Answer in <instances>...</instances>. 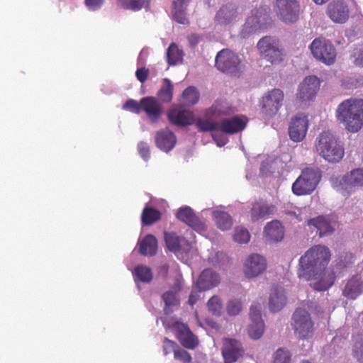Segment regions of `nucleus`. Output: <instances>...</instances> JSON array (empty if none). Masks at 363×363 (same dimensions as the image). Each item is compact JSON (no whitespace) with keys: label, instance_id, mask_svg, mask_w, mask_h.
<instances>
[{"label":"nucleus","instance_id":"8fccbe9b","mask_svg":"<svg viewBox=\"0 0 363 363\" xmlns=\"http://www.w3.org/2000/svg\"><path fill=\"white\" fill-rule=\"evenodd\" d=\"M174 357L175 359H178L182 363H191L192 361L190 353L181 348L179 346L174 350Z\"/></svg>","mask_w":363,"mask_h":363},{"label":"nucleus","instance_id":"f3484780","mask_svg":"<svg viewBox=\"0 0 363 363\" xmlns=\"http://www.w3.org/2000/svg\"><path fill=\"white\" fill-rule=\"evenodd\" d=\"M141 111H144L152 123H156L161 118L163 108L160 102L154 96L141 99Z\"/></svg>","mask_w":363,"mask_h":363},{"label":"nucleus","instance_id":"ea45409f","mask_svg":"<svg viewBox=\"0 0 363 363\" xmlns=\"http://www.w3.org/2000/svg\"><path fill=\"white\" fill-rule=\"evenodd\" d=\"M133 274L138 280L149 283L152 279V273L150 267L145 265H138L135 267Z\"/></svg>","mask_w":363,"mask_h":363},{"label":"nucleus","instance_id":"412c9836","mask_svg":"<svg viewBox=\"0 0 363 363\" xmlns=\"http://www.w3.org/2000/svg\"><path fill=\"white\" fill-rule=\"evenodd\" d=\"M363 292V274H357L349 279L342 289V295L354 300Z\"/></svg>","mask_w":363,"mask_h":363},{"label":"nucleus","instance_id":"6e6d98bb","mask_svg":"<svg viewBox=\"0 0 363 363\" xmlns=\"http://www.w3.org/2000/svg\"><path fill=\"white\" fill-rule=\"evenodd\" d=\"M106 0H84V4L89 11H95L101 9Z\"/></svg>","mask_w":363,"mask_h":363},{"label":"nucleus","instance_id":"3c124183","mask_svg":"<svg viewBox=\"0 0 363 363\" xmlns=\"http://www.w3.org/2000/svg\"><path fill=\"white\" fill-rule=\"evenodd\" d=\"M141 99L139 102L134 99H128L123 105V108L136 114H139L141 112Z\"/></svg>","mask_w":363,"mask_h":363},{"label":"nucleus","instance_id":"58836bf2","mask_svg":"<svg viewBox=\"0 0 363 363\" xmlns=\"http://www.w3.org/2000/svg\"><path fill=\"white\" fill-rule=\"evenodd\" d=\"M164 240L167 248L174 252L181 250V238L174 232H164Z\"/></svg>","mask_w":363,"mask_h":363},{"label":"nucleus","instance_id":"49530a36","mask_svg":"<svg viewBox=\"0 0 363 363\" xmlns=\"http://www.w3.org/2000/svg\"><path fill=\"white\" fill-rule=\"evenodd\" d=\"M351 57L353 59V63L356 67L363 68V44L354 48Z\"/></svg>","mask_w":363,"mask_h":363},{"label":"nucleus","instance_id":"9b49d317","mask_svg":"<svg viewBox=\"0 0 363 363\" xmlns=\"http://www.w3.org/2000/svg\"><path fill=\"white\" fill-rule=\"evenodd\" d=\"M228 113L229 112L227 110L223 108L221 103L216 102L206 111L205 116L208 119H198L196 121V125L201 131L203 132L220 130L219 123L212 121L211 119L228 115Z\"/></svg>","mask_w":363,"mask_h":363},{"label":"nucleus","instance_id":"4c0bfd02","mask_svg":"<svg viewBox=\"0 0 363 363\" xmlns=\"http://www.w3.org/2000/svg\"><path fill=\"white\" fill-rule=\"evenodd\" d=\"M199 99V93L194 86L187 87L182 93V102L184 106L196 104Z\"/></svg>","mask_w":363,"mask_h":363},{"label":"nucleus","instance_id":"a878e982","mask_svg":"<svg viewBox=\"0 0 363 363\" xmlns=\"http://www.w3.org/2000/svg\"><path fill=\"white\" fill-rule=\"evenodd\" d=\"M246 125V121L236 116L223 119L219 123V130L227 134H235L244 130Z\"/></svg>","mask_w":363,"mask_h":363},{"label":"nucleus","instance_id":"338daca9","mask_svg":"<svg viewBox=\"0 0 363 363\" xmlns=\"http://www.w3.org/2000/svg\"><path fill=\"white\" fill-rule=\"evenodd\" d=\"M301 363H311V362L308 360H303Z\"/></svg>","mask_w":363,"mask_h":363},{"label":"nucleus","instance_id":"6e6552de","mask_svg":"<svg viewBox=\"0 0 363 363\" xmlns=\"http://www.w3.org/2000/svg\"><path fill=\"white\" fill-rule=\"evenodd\" d=\"M291 327L299 339H308L313 335L314 323L309 313L304 309L295 311L291 318Z\"/></svg>","mask_w":363,"mask_h":363},{"label":"nucleus","instance_id":"ddd939ff","mask_svg":"<svg viewBox=\"0 0 363 363\" xmlns=\"http://www.w3.org/2000/svg\"><path fill=\"white\" fill-rule=\"evenodd\" d=\"M172 328L174 332L175 337L184 348L194 350L199 345L198 337L191 331L186 324L175 321L173 323Z\"/></svg>","mask_w":363,"mask_h":363},{"label":"nucleus","instance_id":"774afa93","mask_svg":"<svg viewBox=\"0 0 363 363\" xmlns=\"http://www.w3.org/2000/svg\"><path fill=\"white\" fill-rule=\"evenodd\" d=\"M259 21H260L259 20H257L255 23H259Z\"/></svg>","mask_w":363,"mask_h":363},{"label":"nucleus","instance_id":"c85d7f7f","mask_svg":"<svg viewBox=\"0 0 363 363\" xmlns=\"http://www.w3.org/2000/svg\"><path fill=\"white\" fill-rule=\"evenodd\" d=\"M264 234L268 240L279 242L284 238V228L279 220H274L266 225Z\"/></svg>","mask_w":363,"mask_h":363},{"label":"nucleus","instance_id":"dca6fc26","mask_svg":"<svg viewBox=\"0 0 363 363\" xmlns=\"http://www.w3.org/2000/svg\"><path fill=\"white\" fill-rule=\"evenodd\" d=\"M308 128V120L306 116L298 114L291 118L289 126V135L294 142L302 141Z\"/></svg>","mask_w":363,"mask_h":363},{"label":"nucleus","instance_id":"69168bd1","mask_svg":"<svg viewBox=\"0 0 363 363\" xmlns=\"http://www.w3.org/2000/svg\"><path fill=\"white\" fill-rule=\"evenodd\" d=\"M315 4L322 5L326 3L328 0H313Z\"/></svg>","mask_w":363,"mask_h":363},{"label":"nucleus","instance_id":"5701e85b","mask_svg":"<svg viewBox=\"0 0 363 363\" xmlns=\"http://www.w3.org/2000/svg\"><path fill=\"white\" fill-rule=\"evenodd\" d=\"M277 208L273 204L264 202H255L250 210V218L252 222L264 220L269 218L276 211Z\"/></svg>","mask_w":363,"mask_h":363},{"label":"nucleus","instance_id":"f257e3e1","mask_svg":"<svg viewBox=\"0 0 363 363\" xmlns=\"http://www.w3.org/2000/svg\"><path fill=\"white\" fill-rule=\"evenodd\" d=\"M330 251L325 245H317L309 248L299 259L298 278L310 281L315 291H324L330 288L335 274L327 266L330 260Z\"/></svg>","mask_w":363,"mask_h":363},{"label":"nucleus","instance_id":"473e14b6","mask_svg":"<svg viewBox=\"0 0 363 363\" xmlns=\"http://www.w3.org/2000/svg\"><path fill=\"white\" fill-rule=\"evenodd\" d=\"M216 225L221 230H227L233 225V219L230 214L225 211H216L213 213Z\"/></svg>","mask_w":363,"mask_h":363},{"label":"nucleus","instance_id":"1a4fd4ad","mask_svg":"<svg viewBox=\"0 0 363 363\" xmlns=\"http://www.w3.org/2000/svg\"><path fill=\"white\" fill-rule=\"evenodd\" d=\"M274 9L285 23H296L299 18L301 7L297 0H275Z\"/></svg>","mask_w":363,"mask_h":363},{"label":"nucleus","instance_id":"c9c22d12","mask_svg":"<svg viewBox=\"0 0 363 363\" xmlns=\"http://www.w3.org/2000/svg\"><path fill=\"white\" fill-rule=\"evenodd\" d=\"M117 5L123 9L140 11L147 9L150 6L149 0H116Z\"/></svg>","mask_w":363,"mask_h":363},{"label":"nucleus","instance_id":"b1692460","mask_svg":"<svg viewBox=\"0 0 363 363\" xmlns=\"http://www.w3.org/2000/svg\"><path fill=\"white\" fill-rule=\"evenodd\" d=\"M177 143L176 135L167 128L157 132L155 143L161 150L168 152L174 148Z\"/></svg>","mask_w":363,"mask_h":363},{"label":"nucleus","instance_id":"c756f323","mask_svg":"<svg viewBox=\"0 0 363 363\" xmlns=\"http://www.w3.org/2000/svg\"><path fill=\"white\" fill-rule=\"evenodd\" d=\"M157 250V240L156 238L148 234L145 235L139 244V252L144 256H153Z\"/></svg>","mask_w":363,"mask_h":363},{"label":"nucleus","instance_id":"680f3d73","mask_svg":"<svg viewBox=\"0 0 363 363\" xmlns=\"http://www.w3.org/2000/svg\"><path fill=\"white\" fill-rule=\"evenodd\" d=\"M188 40L191 47H195L199 42V35L196 33H192L188 36Z\"/></svg>","mask_w":363,"mask_h":363},{"label":"nucleus","instance_id":"de8ad7c7","mask_svg":"<svg viewBox=\"0 0 363 363\" xmlns=\"http://www.w3.org/2000/svg\"><path fill=\"white\" fill-rule=\"evenodd\" d=\"M291 354L289 352L283 348H279L274 354V363H290Z\"/></svg>","mask_w":363,"mask_h":363},{"label":"nucleus","instance_id":"bb28decb","mask_svg":"<svg viewBox=\"0 0 363 363\" xmlns=\"http://www.w3.org/2000/svg\"><path fill=\"white\" fill-rule=\"evenodd\" d=\"M286 296L282 287L274 286L271 289L269 298V307L272 312L281 310L286 303Z\"/></svg>","mask_w":363,"mask_h":363},{"label":"nucleus","instance_id":"e433bc0d","mask_svg":"<svg viewBox=\"0 0 363 363\" xmlns=\"http://www.w3.org/2000/svg\"><path fill=\"white\" fill-rule=\"evenodd\" d=\"M184 52L179 49L177 44L171 43L167 50V60L169 65H174L182 61Z\"/></svg>","mask_w":363,"mask_h":363},{"label":"nucleus","instance_id":"2eb2a0df","mask_svg":"<svg viewBox=\"0 0 363 363\" xmlns=\"http://www.w3.org/2000/svg\"><path fill=\"white\" fill-rule=\"evenodd\" d=\"M244 349L241 342L233 338L223 339L222 355L225 363H234L243 356Z\"/></svg>","mask_w":363,"mask_h":363},{"label":"nucleus","instance_id":"603ef678","mask_svg":"<svg viewBox=\"0 0 363 363\" xmlns=\"http://www.w3.org/2000/svg\"><path fill=\"white\" fill-rule=\"evenodd\" d=\"M242 311V303L237 299L230 300L227 305V312L230 315H236Z\"/></svg>","mask_w":363,"mask_h":363},{"label":"nucleus","instance_id":"423d86ee","mask_svg":"<svg viewBox=\"0 0 363 363\" xmlns=\"http://www.w3.org/2000/svg\"><path fill=\"white\" fill-rule=\"evenodd\" d=\"M309 48L314 58L325 65H331L335 62L336 48L329 40L323 37L316 38L312 41Z\"/></svg>","mask_w":363,"mask_h":363},{"label":"nucleus","instance_id":"a19ab883","mask_svg":"<svg viewBox=\"0 0 363 363\" xmlns=\"http://www.w3.org/2000/svg\"><path fill=\"white\" fill-rule=\"evenodd\" d=\"M162 300L165 304V308L164 310L166 314H168L171 312L169 311V307L177 306L179 303V301L177 296V292H174L172 291H168L163 294Z\"/></svg>","mask_w":363,"mask_h":363},{"label":"nucleus","instance_id":"f704fd0d","mask_svg":"<svg viewBox=\"0 0 363 363\" xmlns=\"http://www.w3.org/2000/svg\"><path fill=\"white\" fill-rule=\"evenodd\" d=\"M344 182L351 186H363V168H357L346 175L343 178Z\"/></svg>","mask_w":363,"mask_h":363},{"label":"nucleus","instance_id":"c03bdc74","mask_svg":"<svg viewBox=\"0 0 363 363\" xmlns=\"http://www.w3.org/2000/svg\"><path fill=\"white\" fill-rule=\"evenodd\" d=\"M233 239L235 242L242 244L247 243L250 239V235L246 228L237 227L235 229Z\"/></svg>","mask_w":363,"mask_h":363},{"label":"nucleus","instance_id":"f03ea898","mask_svg":"<svg viewBox=\"0 0 363 363\" xmlns=\"http://www.w3.org/2000/svg\"><path fill=\"white\" fill-rule=\"evenodd\" d=\"M336 117L348 131L357 133L363 125V99L343 101L336 110Z\"/></svg>","mask_w":363,"mask_h":363},{"label":"nucleus","instance_id":"20e7f679","mask_svg":"<svg viewBox=\"0 0 363 363\" xmlns=\"http://www.w3.org/2000/svg\"><path fill=\"white\" fill-rule=\"evenodd\" d=\"M215 65L216 68L225 74L239 77L244 71L243 65L238 55L228 49L218 52Z\"/></svg>","mask_w":363,"mask_h":363},{"label":"nucleus","instance_id":"052dcab7","mask_svg":"<svg viewBox=\"0 0 363 363\" xmlns=\"http://www.w3.org/2000/svg\"><path fill=\"white\" fill-rule=\"evenodd\" d=\"M214 141L216 143L217 145L219 147L224 146L228 143V138L221 134L213 133L212 135Z\"/></svg>","mask_w":363,"mask_h":363},{"label":"nucleus","instance_id":"0e129e2a","mask_svg":"<svg viewBox=\"0 0 363 363\" xmlns=\"http://www.w3.org/2000/svg\"><path fill=\"white\" fill-rule=\"evenodd\" d=\"M356 33L354 30H350L346 32V35L349 39H352L356 36Z\"/></svg>","mask_w":363,"mask_h":363},{"label":"nucleus","instance_id":"7ed1b4c3","mask_svg":"<svg viewBox=\"0 0 363 363\" xmlns=\"http://www.w3.org/2000/svg\"><path fill=\"white\" fill-rule=\"evenodd\" d=\"M315 147L319 155L329 162H337L345 155L344 148L329 131H323L319 135Z\"/></svg>","mask_w":363,"mask_h":363},{"label":"nucleus","instance_id":"13d9d810","mask_svg":"<svg viewBox=\"0 0 363 363\" xmlns=\"http://www.w3.org/2000/svg\"><path fill=\"white\" fill-rule=\"evenodd\" d=\"M250 318L252 323L262 321V315L259 307L257 306H252L250 309Z\"/></svg>","mask_w":363,"mask_h":363},{"label":"nucleus","instance_id":"aec40b11","mask_svg":"<svg viewBox=\"0 0 363 363\" xmlns=\"http://www.w3.org/2000/svg\"><path fill=\"white\" fill-rule=\"evenodd\" d=\"M176 217L196 231H203L206 228L205 223L189 206L180 208L176 213Z\"/></svg>","mask_w":363,"mask_h":363},{"label":"nucleus","instance_id":"a18cd8bd","mask_svg":"<svg viewBox=\"0 0 363 363\" xmlns=\"http://www.w3.org/2000/svg\"><path fill=\"white\" fill-rule=\"evenodd\" d=\"M208 311L213 315H218L222 308V302L218 296H213L207 302Z\"/></svg>","mask_w":363,"mask_h":363},{"label":"nucleus","instance_id":"864d4df0","mask_svg":"<svg viewBox=\"0 0 363 363\" xmlns=\"http://www.w3.org/2000/svg\"><path fill=\"white\" fill-rule=\"evenodd\" d=\"M138 150L140 157L145 160L147 161L150 158V147L147 143L141 141L138 145Z\"/></svg>","mask_w":363,"mask_h":363},{"label":"nucleus","instance_id":"72a5a7b5","mask_svg":"<svg viewBox=\"0 0 363 363\" xmlns=\"http://www.w3.org/2000/svg\"><path fill=\"white\" fill-rule=\"evenodd\" d=\"M173 85L168 78L162 79V84L159 89L157 96L160 101L163 103H169L173 98Z\"/></svg>","mask_w":363,"mask_h":363},{"label":"nucleus","instance_id":"39448f33","mask_svg":"<svg viewBox=\"0 0 363 363\" xmlns=\"http://www.w3.org/2000/svg\"><path fill=\"white\" fill-rule=\"evenodd\" d=\"M321 174L318 168H306L292 185L293 193L297 196L311 194L320 182Z\"/></svg>","mask_w":363,"mask_h":363},{"label":"nucleus","instance_id":"2f4dec72","mask_svg":"<svg viewBox=\"0 0 363 363\" xmlns=\"http://www.w3.org/2000/svg\"><path fill=\"white\" fill-rule=\"evenodd\" d=\"M238 15V8L235 4L228 3L219 9L216 14L218 21H230L235 18Z\"/></svg>","mask_w":363,"mask_h":363},{"label":"nucleus","instance_id":"6ab92c4d","mask_svg":"<svg viewBox=\"0 0 363 363\" xmlns=\"http://www.w3.org/2000/svg\"><path fill=\"white\" fill-rule=\"evenodd\" d=\"M327 13L334 23H345L350 16L347 5L342 0H333L328 6Z\"/></svg>","mask_w":363,"mask_h":363},{"label":"nucleus","instance_id":"0eeeda50","mask_svg":"<svg viewBox=\"0 0 363 363\" xmlns=\"http://www.w3.org/2000/svg\"><path fill=\"white\" fill-rule=\"evenodd\" d=\"M257 46L261 56L270 63L276 65L283 61V50L278 39L264 36L258 41Z\"/></svg>","mask_w":363,"mask_h":363},{"label":"nucleus","instance_id":"79ce46f5","mask_svg":"<svg viewBox=\"0 0 363 363\" xmlns=\"http://www.w3.org/2000/svg\"><path fill=\"white\" fill-rule=\"evenodd\" d=\"M264 330L263 320L252 323L248 327V334L252 339L257 340L261 337Z\"/></svg>","mask_w":363,"mask_h":363},{"label":"nucleus","instance_id":"bf43d9fd","mask_svg":"<svg viewBox=\"0 0 363 363\" xmlns=\"http://www.w3.org/2000/svg\"><path fill=\"white\" fill-rule=\"evenodd\" d=\"M149 72V69L146 67H141L138 69L135 72L137 79L140 82L144 83L148 78Z\"/></svg>","mask_w":363,"mask_h":363},{"label":"nucleus","instance_id":"e2e57ef3","mask_svg":"<svg viewBox=\"0 0 363 363\" xmlns=\"http://www.w3.org/2000/svg\"><path fill=\"white\" fill-rule=\"evenodd\" d=\"M199 299V295L197 292L191 291L189 298V303L191 306L194 305Z\"/></svg>","mask_w":363,"mask_h":363},{"label":"nucleus","instance_id":"f8f14e48","mask_svg":"<svg viewBox=\"0 0 363 363\" xmlns=\"http://www.w3.org/2000/svg\"><path fill=\"white\" fill-rule=\"evenodd\" d=\"M320 82L317 77L312 75L305 77L299 86L296 100L301 104L313 100L320 89Z\"/></svg>","mask_w":363,"mask_h":363},{"label":"nucleus","instance_id":"a211bd4d","mask_svg":"<svg viewBox=\"0 0 363 363\" xmlns=\"http://www.w3.org/2000/svg\"><path fill=\"white\" fill-rule=\"evenodd\" d=\"M310 228L313 227L319 237L328 236L333 233L336 222L328 216H318L309 219L307 223Z\"/></svg>","mask_w":363,"mask_h":363},{"label":"nucleus","instance_id":"393cba45","mask_svg":"<svg viewBox=\"0 0 363 363\" xmlns=\"http://www.w3.org/2000/svg\"><path fill=\"white\" fill-rule=\"evenodd\" d=\"M167 118L171 123L179 127L191 125L194 121L192 112L186 110H169Z\"/></svg>","mask_w":363,"mask_h":363},{"label":"nucleus","instance_id":"7c9ffc66","mask_svg":"<svg viewBox=\"0 0 363 363\" xmlns=\"http://www.w3.org/2000/svg\"><path fill=\"white\" fill-rule=\"evenodd\" d=\"M160 211L153 207L146 206L143 208L141 215L143 225H151L161 219Z\"/></svg>","mask_w":363,"mask_h":363},{"label":"nucleus","instance_id":"4be33fe9","mask_svg":"<svg viewBox=\"0 0 363 363\" xmlns=\"http://www.w3.org/2000/svg\"><path fill=\"white\" fill-rule=\"evenodd\" d=\"M220 282V275L212 269H206L200 274L196 285L200 291L209 290Z\"/></svg>","mask_w":363,"mask_h":363},{"label":"nucleus","instance_id":"cd10ccee","mask_svg":"<svg viewBox=\"0 0 363 363\" xmlns=\"http://www.w3.org/2000/svg\"><path fill=\"white\" fill-rule=\"evenodd\" d=\"M191 0H174L171 6V17L176 23H184L187 21V8Z\"/></svg>","mask_w":363,"mask_h":363},{"label":"nucleus","instance_id":"4468645a","mask_svg":"<svg viewBox=\"0 0 363 363\" xmlns=\"http://www.w3.org/2000/svg\"><path fill=\"white\" fill-rule=\"evenodd\" d=\"M267 267L266 259L259 254L250 255L244 264L243 272L247 279L255 278L262 274Z\"/></svg>","mask_w":363,"mask_h":363},{"label":"nucleus","instance_id":"9d476101","mask_svg":"<svg viewBox=\"0 0 363 363\" xmlns=\"http://www.w3.org/2000/svg\"><path fill=\"white\" fill-rule=\"evenodd\" d=\"M284 94L279 89H273L266 94L262 99L261 111L267 117L276 116L283 106Z\"/></svg>","mask_w":363,"mask_h":363},{"label":"nucleus","instance_id":"4d7b16f0","mask_svg":"<svg viewBox=\"0 0 363 363\" xmlns=\"http://www.w3.org/2000/svg\"><path fill=\"white\" fill-rule=\"evenodd\" d=\"M342 84L347 89H354L360 86L362 84V81L361 79L350 77L347 79H344Z\"/></svg>","mask_w":363,"mask_h":363},{"label":"nucleus","instance_id":"37998d69","mask_svg":"<svg viewBox=\"0 0 363 363\" xmlns=\"http://www.w3.org/2000/svg\"><path fill=\"white\" fill-rule=\"evenodd\" d=\"M262 24H244L240 35L242 38H246L252 34L260 33L262 30Z\"/></svg>","mask_w":363,"mask_h":363},{"label":"nucleus","instance_id":"09e8293b","mask_svg":"<svg viewBox=\"0 0 363 363\" xmlns=\"http://www.w3.org/2000/svg\"><path fill=\"white\" fill-rule=\"evenodd\" d=\"M353 356L359 362H363V339L359 337L354 342L352 349Z\"/></svg>","mask_w":363,"mask_h":363},{"label":"nucleus","instance_id":"5fc2aeb1","mask_svg":"<svg viewBox=\"0 0 363 363\" xmlns=\"http://www.w3.org/2000/svg\"><path fill=\"white\" fill-rule=\"evenodd\" d=\"M177 347H179V345L174 341L167 337L164 338L162 349L164 355H168L172 352L174 353V350L177 349Z\"/></svg>","mask_w":363,"mask_h":363}]
</instances>
